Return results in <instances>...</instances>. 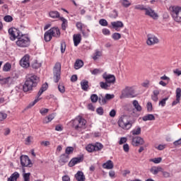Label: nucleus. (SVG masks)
I'll list each match as a JSON object with an SVG mask.
<instances>
[{
    "label": "nucleus",
    "mask_w": 181,
    "mask_h": 181,
    "mask_svg": "<svg viewBox=\"0 0 181 181\" xmlns=\"http://www.w3.org/2000/svg\"><path fill=\"white\" fill-rule=\"evenodd\" d=\"M64 52H66V43L62 42L61 43V52L64 53Z\"/></svg>",
    "instance_id": "63"
},
{
    "label": "nucleus",
    "mask_w": 181,
    "mask_h": 181,
    "mask_svg": "<svg viewBox=\"0 0 181 181\" xmlns=\"http://www.w3.org/2000/svg\"><path fill=\"white\" fill-rule=\"evenodd\" d=\"M59 19L62 21V30H66L67 28V20L64 17H60Z\"/></svg>",
    "instance_id": "33"
},
{
    "label": "nucleus",
    "mask_w": 181,
    "mask_h": 181,
    "mask_svg": "<svg viewBox=\"0 0 181 181\" xmlns=\"http://www.w3.org/2000/svg\"><path fill=\"white\" fill-rule=\"evenodd\" d=\"M74 151V148L73 147H67L65 150V155H71V153H73Z\"/></svg>",
    "instance_id": "43"
},
{
    "label": "nucleus",
    "mask_w": 181,
    "mask_h": 181,
    "mask_svg": "<svg viewBox=\"0 0 181 181\" xmlns=\"http://www.w3.org/2000/svg\"><path fill=\"white\" fill-rule=\"evenodd\" d=\"M99 24L101 25V26H108V22L105 19H100Z\"/></svg>",
    "instance_id": "47"
},
{
    "label": "nucleus",
    "mask_w": 181,
    "mask_h": 181,
    "mask_svg": "<svg viewBox=\"0 0 181 181\" xmlns=\"http://www.w3.org/2000/svg\"><path fill=\"white\" fill-rule=\"evenodd\" d=\"M118 125L122 129L127 131L128 129H131L132 127V123L131 121L128 119V117L127 116H122L118 120Z\"/></svg>",
    "instance_id": "5"
},
{
    "label": "nucleus",
    "mask_w": 181,
    "mask_h": 181,
    "mask_svg": "<svg viewBox=\"0 0 181 181\" xmlns=\"http://www.w3.org/2000/svg\"><path fill=\"white\" fill-rule=\"evenodd\" d=\"M159 172H161V173L164 177H170V173H169L168 172L163 171L161 168H159Z\"/></svg>",
    "instance_id": "46"
},
{
    "label": "nucleus",
    "mask_w": 181,
    "mask_h": 181,
    "mask_svg": "<svg viewBox=\"0 0 181 181\" xmlns=\"http://www.w3.org/2000/svg\"><path fill=\"white\" fill-rule=\"evenodd\" d=\"M90 100L92 103H97L98 101V96L96 94H93L90 96Z\"/></svg>",
    "instance_id": "45"
},
{
    "label": "nucleus",
    "mask_w": 181,
    "mask_h": 181,
    "mask_svg": "<svg viewBox=\"0 0 181 181\" xmlns=\"http://www.w3.org/2000/svg\"><path fill=\"white\" fill-rule=\"evenodd\" d=\"M112 38L113 39V40H119V39H121V35L119 34V33H114L112 35Z\"/></svg>",
    "instance_id": "39"
},
{
    "label": "nucleus",
    "mask_w": 181,
    "mask_h": 181,
    "mask_svg": "<svg viewBox=\"0 0 181 181\" xmlns=\"http://www.w3.org/2000/svg\"><path fill=\"white\" fill-rule=\"evenodd\" d=\"M30 57L28 54H25L21 60L20 65L23 69H28L30 66Z\"/></svg>",
    "instance_id": "10"
},
{
    "label": "nucleus",
    "mask_w": 181,
    "mask_h": 181,
    "mask_svg": "<svg viewBox=\"0 0 181 181\" xmlns=\"http://www.w3.org/2000/svg\"><path fill=\"white\" fill-rule=\"evenodd\" d=\"M143 121H155V116L152 114L146 115L142 117Z\"/></svg>",
    "instance_id": "29"
},
{
    "label": "nucleus",
    "mask_w": 181,
    "mask_h": 181,
    "mask_svg": "<svg viewBox=\"0 0 181 181\" xmlns=\"http://www.w3.org/2000/svg\"><path fill=\"white\" fill-rule=\"evenodd\" d=\"M111 25L113 28V29H115V30H117V32H119V28H124V23H122V21H113L111 23Z\"/></svg>",
    "instance_id": "20"
},
{
    "label": "nucleus",
    "mask_w": 181,
    "mask_h": 181,
    "mask_svg": "<svg viewBox=\"0 0 181 181\" xmlns=\"http://www.w3.org/2000/svg\"><path fill=\"white\" fill-rule=\"evenodd\" d=\"M58 90L60 93H64L66 91V89L64 88V85H63V83H59L58 86Z\"/></svg>",
    "instance_id": "48"
},
{
    "label": "nucleus",
    "mask_w": 181,
    "mask_h": 181,
    "mask_svg": "<svg viewBox=\"0 0 181 181\" xmlns=\"http://www.w3.org/2000/svg\"><path fill=\"white\" fill-rule=\"evenodd\" d=\"M103 78L107 84H114V83H115V76L112 74H108L105 72L103 74Z\"/></svg>",
    "instance_id": "14"
},
{
    "label": "nucleus",
    "mask_w": 181,
    "mask_h": 181,
    "mask_svg": "<svg viewBox=\"0 0 181 181\" xmlns=\"http://www.w3.org/2000/svg\"><path fill=\"white\" fill-rule=\"evenodd\" d=\"M86 119L81 118V117H78L73 122V127L78 132H81L83 129H86Z\"/></svg>",
    "instance_id": "4"
},
{
    "label": "nucleus",
    "mask_w": 181,
    "mask_h": 181,
    "mask_svg": "<svg viewBox=\"0 0 181 181\" xmlns=\"http://www.w3.org/2000/svg\"><path fill=\"white\" fill-rule=\"evenodd\" d=\"M11 69H12V65L9 62H7L4 65L3 71H10Z\"/></svg>",
    "instance_id": "35"
},
{
    "label": "nucleus",
    "mask_w": 181,
    "mask_h": 181,
    "mask_svg": "<svg viewBox=\"0 0 181 181\" xmlns=\"http://www.w3.org/2000/svg\"><path fill=\"white\" fill-rule=\"evenodd\" d=\"M49 16L50 18H52V19H57V18H60V13H59V11H52L49 13Z\"/></svg>",
    "instance_id": "26"
},
{
    "label": "nucleus",
    "mask_w": 181,
    "mask_h": 181,
    "mask_svg": "<svg viewBox=\"0 0 181 181\" xmlns=\"http://www.w3.org/2000/svg\"><path fill=\"white\" fill-rule=\"evenodd\" d=\"M48 87H49V86L47 85V83H44L42 86L35 100L28 105V108H32V107H33V105H35V104H36V103H37L40 100V98H39V97H40V95H42V94H43V93H45V91H46V90H47Z\"/></svg>",
    "instance_id": "7"
},
{
    "label": "nucleus",
    "mask_w": 181,
    "mask_h": 181,
    "mask_svg": "<svg viewBox=\"0 0 181 181\" xmlns=\"http://www.w3.org/2000/svg\"><path fill=\"white\" fill-rule=\"evenodd\" d=\"M175 94H176V99L173 102L172 105H176L177 104H179V103H180V100H181V88H177L176 89Z\"/></svg>",
    "instance_id": "17"
},
{
    "label": "nucleus",
    "mask_w": 181,
    "mask_h": 181,
    "mask_svg": "<svg viewBox=\"0 0 181 181\" xmlns=\"http://www.w3.org/2000/svg\"><path fill=\"white\" fill-rule=\"evenodd\" d=\"M145 141L141 136H132V145L133 146H140V145H144Z\"/></svg>",
    "instance_id": "12"
},
{
    "label": "nucleus",
    "mask_w": 181,
    "mask_h": 181,
    "mask_svg": "<svg viewBox=\"0 0 181 181\" xmlns=\"http://www.w3.org/2000/svg\"><path fill=\"white\" fill-rule=\"evenodd\" d=\"M40 112L42 115H46V114H47V112H49V109H46V108H42L40 110Z\"/></svg>",
    "instance_id": "60"
},
{
    "label": "nucleus",
    "mask_w": 181,
    "mask_h": 181,
    "mask_svg": "<svg viewBox=\"0 0 181 181\" xmlns=\"http://www.w3.org/2000/svg\"><path fill=\"white\" fill-rule=\"evenodd\" d=\"M169 9L174 22H176V23H181V6H171Z\"/></svg>",
    "instance_id": "2"
},
{
    "label": "nucleus",
    "mask_w": 181,
    "mask_h": 181,
    "mask_svg": "<svg viewBox=\"0 0 181 181\" xmlns=\"http://www.w3.org/2000/svg\"><path fill=\"white\" fill-rule=\"evenodd\" d=\"M160 78V80H162L163 81H165L166 83H169L170 81V78L166 76V75H163Z\"/></svg>",
    "instance_id": "56"
},
{
    "label": "nucleus",
    "mask_w": 181,
    "mask_h": 181,
    "mask_svg": "<svg viewBox=\"0 0 181 181\" xmlns=\"http://www.w3.org/2000/svg\"><path fill=\"white\" fill-rule=\"evenodd\" d=\"M135 9H139L140 11H146V8L144 5H137L135 6Z\"/></svg>",
    "instance_id": "62"
},
{
    "label": "nucleus",
    "mask_w": 181,
    "mask_h": 181,
    "mask_svg": "<svg viewBox=\"0 0 181 181\" xmlns=\"http://www.w3.org/2000/svg\"><path fill=\"white\" fill-rule=\"evenodd\" d=\"M158 95H159V90H154L151 96L153 101H158Z\"/></svg>",
    "instance_id": "36"
},
{
    "label": "nucleus",
    "mask_w": 181,
    "mask_h": 181,
    "mask_svg": "<svg viewBox=\"0 0 181 181\" xmlns=\"http://www.w3.org/2000/svg\"><path fill=\"white\" fill-rule=\"evenodd\" d=\"M102 55L103 53L100 51H96L93 57V60H98Z\"/></svg>",
    "instance_id": "38"
},
{
    "label": "nucleus",
    "mask_w": 181,
    "mask_h": 181,
    "mask_svg": "<svg viewBox=\"0 0 181 181\" xmlns=\"http://www.w3.org/2000/svg\"><path fill=\"white\" fill-rule=\"evenodd\" d=\"M16 43L18 47H28L30 45V38L26 35L21 34Z\"/></svg>",
    "instance_id": "6"
},
{
    "label": "nucleus",
    "mask_w": 181,
    "mask_h": 181,
    "mask_svg": "<svg viewBox=\"0 0 181 181\" xmlns=\"http://www.w3.org/2000/svg\"><path fill=\"white\" fill-rule=\"evenodd\" d=\"M158 42H159V40L155 35L152 34L147 35L146 43L148 46H152L153 45H156V43H158Z\"/></svg>",
    "instance_id": "13"
},
{
    "label": "nucleus",
    "mask_w": 181,
    "mask_h": 181,
    "mask_svg": "<svg viewBox=\"0 0 181 181\" xmlns=\"http://www.w3.org/2000/svg\"><path fill=\"white\" fill-rule=\"evenodd\" d=\"M110 16L111 18H112L113 19H115V18H117V16H118V12H117V11H115V10H113V11L110 13Z\"/></svg>",
    "instance_id": "49"
},
{
    "label": "nucleus",
    "mask_w": 181,
    "mask_h": 181,
    "mask_svg": "<svg viewBox=\"0 0 181 181\" xmlns=\"http://www.w3.org/2000/svg\"><path fill=\"white\" fill-rule=\"evenodd\" d=\"M102 33L105 35V36H110L111 35V31L108 30V28H103L102 30Z\"/></svg>",
    "instance_id": "52"
},
{
    "label": "nucleus",
    "mask_w": 181,
    "mask_h": 181,
    "mask_svg": "<svg viewBox=\"0 0 181 181\" xmlns=\"http://www.w3.org/2000/svg\"><path fill=\"white\" fill-rule=\"evenodd\" d=\"M61 70L62 65L60 64V63H56L53 69L54 83H59V81H60Z\"/></svg>",
    "instance_id": "8"
},
{
    "label": "nucleus",
    "mask_w": 181,
    "mask_h": 181,
    "mask_svg": "<svg viewBox=\"0 0 181 181\" xmlns=\"http://www.w3.org/2000/svg\"><path fill=\"white\" fill-rule=\"evenodd\" d=\"M32 141H33V137H32L31 136H28L25 139V144H26V145H30V144H32Z\"/></svg>",
    "instance_id": "53"
},
{
    "label": "nucleus",
    "mask_w": 181,
    "mask_h": 181,
    "mask_svg": "<svg viewBox=\"0 0 181 181\" xmlns=\"http://www.w3.org/2000/svg\"><path fill=\"white\" fill-rule=\"evenodd\" d=\"M39 83V77L34 74H30L27 76V78L25 81V83L23 86V90L25 93L28 91H32L33 87H36Z\"/></svg>",
    "instance_id": "1"
},
{
    "label": "nucleus",
    "mask_w": 181,
    "mask_h": 181,
    "mask_svg": "<svg viewBox=\"0 0 181 181\" xmlns=\"http://www.w3.org/2000/svg\"><path fill=\"white\" fill-rule=\"evenodd\" d=\"M24 181H30V173H24L23 175Z\"/></svg>",
    "instance_id": "44"
},
{
    "label": "nucleus",
    "mask_w": 181,
    "mask_h": 181,
    "mask_svg": "<svg viewBox=\"0 0 181 181\" xmlns=\"http://www.w3.org/2000/svg\"><path fill=\"white\" fill-rule=\"evenodd\" d=\"M114 97H115V95H114V94H109V93H107L105 96V98H99V103L100 104H106L107 103V100H112V98H114Z\"/></svg>",
    "instance_id": "18"
},
{
    "label": "nucleus",
    "mask_w": 181,
    "mask_h": 181,
    "mask_svg": "<svg viewBox=\"0 0 181 181\" xmlns=\"http://www.w3.org/2000/svg\"><path fill=\"white\" fill-rule=\"evenodd\" d=\"M20 159H21V165L23 168H28V166L30 168L32 166V163L30 161V158H29V156H21Z\"/></svg>",
    "instance_id": "11"
},
{
    "label": "nucleus",
    "mask_w": 181,
    "mask_h": 181,
    "mask_svg": "<svg viewBox=\"0 0 181 181\" xmlns=\"http://www.w3.org/2000/svg\"><path fill=\"white\" fill-rule=\"evenodd\" d=\"M141 127H136V128H134L131 132L130 134H132V135H141Z\"/></svg>",
    "instance_id": "32"
},
{
    "label": "nucleus",
    "mask_w": 181,
    "mask_h": 181,
    "mask_svg": "<svg viewBox=\"0 0 181 181\" xmlns=\"http://www.w3.org/2000/svg\"><path fill=\"white\" fill-rule=\"evenodd\" d=\"M136 97V93L135 92V88L134 86H125L122 90L120 98H135Z\"/></svg>",
    "instance_id": "3"
},
{
    "label": "nucleus",
    "mask_w": 181,
    "mask_h": 181,
    "mask_svg": "<svg viewBox=\"0 0 181 181\" xmlns=\"http://www.w3.org/2000/svg\"><path fill=\"white\" fill-rule=\"evenodd\" d=\"M96 112L98 114V115H104V109L103 107H100L96 109Z\"/></svg>",
    "instance_id": "54"
},
{
    "label": "nucleus",
    "mask_w": 181,
    "mask_h": 181,
    "mask_svg": "<svg viewBox=\"0 0 181 181\" xmlns=\"http://www.w3.org/2000/svg\"><path fill=\"white\" fill-rule=\"evenodd\" d=\"M52 37H53V35H52V33L48 30L44 35V39L46 42H50L52 40Z\"/></svg>",
    "instance_id": "28"
},
{
    "label": "nucleus",
    "mask_w": 181,
    "mask_h": 181,
    "mask_svg": "<svg viewBox=\"0 0 181 181\" xmlns=\"http://www.w3.org/2000/svg\"><path fill=\"white\" fill-rule=\"evenodd\" d=\"M103 169H113L114 168V163H112V160H108L106 163H103Z\"/></svg>",
    "instance_id": "23"
},
{
    "label": "nucleus",
    "mask_w": 181,
    "mask_h": 181,
    "mask_svg": "<svg viewBox=\"0 0 181 181\" xmlns=\"http://www.w3.org/2000/svg\"><path fill=\"white\" fill-rule=\"evenodd\" d=\"M86 150L88 152H94V151H95V146L93 144H88L86 146Z\"/></svg>",
    "instance_id": "37"
},
{
    "label": "nucleus",
    "mask_w": 181,
    "mask_h": 181,
    "mask_svg": "<svg viewBox=\"0 0 181 181\" xmlns=\"http://www.w3.org/2000/svg\"><path fill=\"white\" fill-rule=\"evenodd\" d=\"M19 173L18 172H14L10 177L8 178L7 181H16L18 179H19Z\"/></svg>",
    "instance_id": "24"
},
{
    "label": "nucleus",
    "mask_w": 181,
    "mask_h": 181,
    "mask_svg": "<svg viewBox=\"0 0 181 181\" xmlns=\"http://www.w3.org/2000/svg\"><path fill=\"white\" fill-rule=\"evenodd\" d=\"M101 71H102L99 69H95L91 71V74H93V76H97V74H100Z\"/></svg>",
    "instance_id": "58"
},
{
    "label": "nucleus",
    "mask_w": 181,
    "mask_h": 181,
    "mask_svg": "<svg viewBox=\"0 0 181 181\" xmlns=\"http://www.w3.org/2000/svg\"><path fill=\"white\" fill-rule=\"evenodd\" d=\"M54 114H51L49 115H48L47 117H45L44 120H43V123L44 124H49V122H51L52 121H53V119H54Z\"/></svg>",
    "instance_id": "27"
},
{
    "label": "nucleus",
    "mask_w": 181,
    "mask_h": 181,
    "mask_svg": "<svg viewBox=\"0 0 181 181\" xmlns=\"http://www.w3.org/2000/svg\"><path fill=\"white\" fill-rule=\"evenodd\" d=\"M146 108L148 112H151L152 111V103L151 102H148L146 105Z\"/></svg>",
    "instance_id": "64"
},
{
    "label": "nucleus",
    "mask_w": 181,
    "mask_h": 181,
    "mask_svg": "<svg viewBox=\"0 0 181 181\" xmlns=\"http://www.w3.org/2000/svg\"><path fill=\"white\" fill-rule=\"evenodd\" d=\"M100 86L103 90H107L108 87H110V85H108V83H107V82H100Z\"/></svg>",
    "instance_id": "40"
},
{
    "label": "nucleus",
    "mask_w": 181,
    "mask_h": 181,
    "mask_svg": "<svg viewBox=\"0 0 181 181\" xmlns=\"http://www.w3.org/2000/svg\"><path fill=\"white\" fill-rule=\"evenodd\" d=\"M83 66H84V62H83L81 60L78 59L76 61L75 64H74V67H75L76 70H78V69H81V67H83Z\"/></svg>",
    "instance_id": "31"
},
{
    "label": "nucleus",
    "mask_w": 181,
    "mask_h": 181,
    "mask_svg": "<svg viewBox=\"0 0 181 181\" xmlns=\"http://www.w3.org/2000/svg\"><path fill=\"white\" fill-rule=\"evenodd\" d=\"M81 87L83 91H87L88 90V81L83 80L81 82Z\"/></svg>",
    "instance_id": "30"
},
{
    "label": "nucleus",
    "mask_w": 181,
    "mask_h": 181,
    "mask_svg": "<svg viewBox=\"0 0 181 181\" xmlns=\"http://www.w3.org/2000/svg\"><path fill=\"white\" fill-rule=\"evenodd\" d=\"M150 82L148 80L144 81L142 83L141 86L142 87H144L145 88H148L149 87Z\"/></svg>",
    "instance_id": "59"
},
{
    "label": "nucleus",
    "mask_w": 181,
    "mask_h": 181,
    "mask_svg": "<svg viewBox=\"0 0 181 181\" xmlns=\"http://www.w3.org/2000/svg\"><path fill=\"white\" fill-rule=\"evenodd\" d=\"M83 158L81 157H76L72 158L69 163V168H73V166H75V165H77V163H80V162H82Z\"/></svg>",
    "instance_id": "19"
},
{
    "label": "nucleus",
    "mask_w": 181,
    "mask_h": 181,
    "mask_svg": "<svg viewBox=\"0 0 181 181\" xmlns=\"http://www.w3.org/2000/svg\"><path fill=\"white\" fill-rule=\"evenodd\" d=\"M4 20L5 22H12V21H13V18L11 16H4Z\"/></svg>",
    "instance_id": "57"
},
{
    "label": "nucleus",
    "mask_w": 181,
    "mask_h": 181,
    "mask_svg": "<svg viewBox=\"0 0 181 181\" xmlns=\"http://www.w3.org/2000/svg\"><path fill=\"white\" fill-rule=\"evenodd\" d=\"M121 4L123 5V6H124V8L131 6V2H129L128 0H122Z\"/></svg>",
    "instance_id": "42"
},
{
    "label": "nucleus",
    "mask_w": 181,
    "mask_h": 181,
    "mask_svg": "<svg viewBox=\"0 0 181 181\" xmlns=\"http://www.w3.org/2000/svg\"><path fill=\"white\" fill-rule=\"evenodd\" d=\"M75 179L77 181H86V176L84 175V173L82 171H78L76 174H75Z\"/></svg>",
    "instance_id": "22"
},
{
    "label": "nucleus",
    "mask_w": 181,
    "mask_h": 181,
    "mask_svg": "<svg viewBox=\"0 0 181 181\" xmlns=\"http://www.w3.org/2000/svg\"><path fill=\"white\" fill-rule=\"evenodd\" d=\"M49 33L52 35V37H60V30L57 27H53L49 30Z\"/></svg>",
    "instance_id": "16"
},
{
    "label": "nucleus",
    "mask_w": 181,
    "mask_h": 181,
    "mask_svg": "<svg viewBox=\"0 0 181 181\" xmlns=\"http://www.w3.org/2000/svg\"><path fill=\"white\" fill-rule=\"evenodd\" d=\"M8 115L5 112H0V121H4V119H6Z\"/></svg>",
    "instance_id": "51"
},
{
    "label": "nucleus",
    "mask_w": 181,
    "mask_h": 181,
    "mask_svg": "<svg viewBox=\"0 0 181 181\" xmlns=\"http://www.w3.org/2000/svg\"><path fill=\"white\" fill-rule=\"evenodd\" d=\"M145 12V15H147V16H150L153 19H158V14L150 7L146 8Z\"/></svg>",
    "instance_id": "15"
},
{
    "label": "nucleus",
    "mask_w": 181,
    "mask_h": 181,
    "mask_svg": "<svg viewBox=\"0 0 181 181\" xmlns=\"http://www.w3.org/2000/svg\"><path fill=\"white\" fill-rule=\"evenodd\" d=\"M74 46L77 47L81 42V34H74L73 36Z\"/></svg>",
    "instance_id": "21"
},
{
    "label": "nucleus",
    "mask_w": 181,
    "mask_h": 181,
    "mask_svg": "<svg viewBox=\"0 0 181 181\" xmlns=\"http://www.w3.org/2000/svg\"><path fill=\"white\" fill-rule=\"evenodd\" d=\"M9 80H11V78H4L3 80L0 82L1 84H8L9 83Z\"/></svg>",
    "instance_id": "61"
},
{
    "label": "nucleus",
    "mask_w": 181,
    "mask_h": 181,
    "mask_svg": "<svg viewBox=\"0 0 181 181\" xmlns=\"http://www.w3.org/2000/svg\"><path fill=\"white\" fill-rule=\"evenodd\" d=\"M133 105L134 108L136 110V111H142V107L140 106L139 103H138V100H134Z\"/></svg>",
    "instance_id": "34"
},
{
    "label": "nucleus",
    "mask_w": 181,
    "mask_h": 181,
    "mask_svg": "<svg viewBox=\"0 0 181 181\" xmlns=\"http://www.w3.org/2000/svg\"><path fill=\"white\" fill-rule=\"evenodd\" d=\"M150 172H151L153 175H158L159 173V167H152L150 170Z\"/></svg>",
    "instance_id": "41"
},
{
    "label": "nucleus",
    "mask_w": 181,
    "mask_h": 181,
    "mask_svg": "<svg viewBox=\"0 0 181 181\" xmlns=\"http://www.w3.org/2000/svg\"><path fill=\"white\" fill-rule=\"evenodd\" d=\"M95 151H101V148H103V144L100 143H96L95 145Z\"/></svg>",
    "instance_id": "50"
},
{
    "label": "nucleus",
    "mask_w": 181,
    "mask_h": 181,
    "mask_svg": "<svg viewBox=\"0 0 181 181\" xmlns=\"http://www.w3.org/2000/svg\"><path fill=\"white\" fill-rule=\"evenodd\" d=\"M76 26L77 29H78L81 31H83V26H84V24H83L81 22H77Z\"/></svg>",
    "instance_id": "55"
},
{
    "label": "nucleus",
    "mask_w": 181,
    "mask_h": 181,
    "mask_svg": "<svg viewBox=\"0 0 181 181\" xmlns=\"http://www.w3.org/2000/svg\"><path fill=\"white\" fill-rule=\"evenodd\" d=\"M60 163H67L69 162V155L64 153L60 156L59 157Z\"/></svg>",
    "instance_id": "25"
},
{
    "label": "nucleus",
    "mask_w": 181,
    "mask_h": 181,
    "mask_svg": "<svg viewBox=\"0 0 181 181\" xmlns=\"http://www.w3.org/2000/svg\"><path fill=\"white\" fill-rule=\"evenodd\" d=\"M8 35L10 36L11 40H16V38L18 39L20 35H22L21 31L15 28H11L8 29Z\"/></svg>",
    "instance_id": "9"
}]
</instances>
